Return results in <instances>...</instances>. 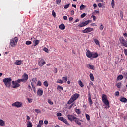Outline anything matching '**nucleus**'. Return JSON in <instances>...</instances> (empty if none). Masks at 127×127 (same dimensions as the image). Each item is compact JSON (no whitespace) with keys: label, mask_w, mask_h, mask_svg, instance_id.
I'll return each mask as SVG.
<instances>
[{"label":"nucleus","mask_w":127,"mask_h":127,"mask_svg":"<svg viewBox=\"0 0 127 127\" xmlns=\"http://www.w3.org/2000/svg\"><path fill=\"white\" fill-rule=\"evenodd\" d=\"M121 86H122V83H118L116 84V87L117 88H118V89H120V88H121Z\"/></svg>","instance_id":"36"},{"label":"nucleus","mask_w":127,"mask_h":127,"mask_svg":"<svg viewBox=\"0 0 127 127\" xmlns=\"http://www.w3.org/2000/svg\"><path fill=\"white\" fill-rule=\"evenodd\" d=\"M90 20H87L84 22H82L81 23H80L77 26V27L79 28H81V27H84L86 26V25H88L89 23H90Z\"/></svg>","instance_id":"8"},{"label":"nucleus","mask_w":127,"mask_h":127,"mask_svg":"<svg viewBox=\"0 0 127 127\" xmlns=\"http://www.w3.org/2000/svg\"><path fill=\"white\" fill-rule=\"evenodd\" d=\"M120 102H122L123 103H127V98H126L125 97H122L120 99Z\"/></svg>","instance_id":"20"},{"label":"nucleus","mask_w":127,"mask_h":127,"mask_svg":"<svg viewBox=\"0 0 127 127\" xmlns=\"http://www.w3.org/2000/svg\"><path fill=\"white\" fill-rule=\"evenodd\" d=\"M35 112H36V113H37L38 114H40L41 113L40 110L37 109H35Z\"/></svg>","instance_id":"42"},{"label":"nucleus","mask_w":127,"mask_h":127,"mask_svg":"<svg viewBox=\"0 0 127 127\" xmlns=\"http://www.w3.org/2000/svg\"><path fill=\"white\" fill-rule=\"evenodd\" d=\"M80 95L78 93H75V94H73L72 95L71 98L68 102V104L69 105H71L72 103H74V101H76L78 98H79V96Z\"/></svg>","instance_id":"2"},{"label":"nucleus","mask_w":127,"mask_h":127,"mask_svg":"<svg viewBox=\"0 0 127 127\" xmlns=\"http://www.w3.org/2000/svg\"><path fill=\"white\" fill-rule=\"evenodd\" d=\"M11 81H12V79L11 78H4L3 80L4 84H5L7 88L11 87Z\"/></svg>","instance_id":"4"},{"label":"nucleus","mask_w":127,"mask_h":127,"mask_svg":"<svg viewBox=\"0 0 127 127\" xmlns=\"http://www.w3.org/2000/svg\"><path fill=\"white\" fill-rule=\"evenodd\" d=\"M70 7V4H66L64 6L65 9H67V8H69Z\"/></svg>","instance_id":"44"},{"label":"nucleus","mask_w":127,"mask_h":127,"mask_svg":"<svg viewBox=\"0 0 127 127\" xmlns=\"http://www.w3.org/2000/svg\"><path fill=\"white\" fill-rule=\"evenodd\" d=\"M102 102L105 106V108H110V105L109 104V100L106 94L102 95Z\"/></svg>","instance_id":"3"},{"label":"nucleus","mask_w":127,"mask_h":127,"mask_svg":"<svg viewBox=\"0 0 127 127\" xmlns=\"http://www.w3.org/2000/svg\"><path fill=\"white\" fill-rule=\"evenodd\" d=\"M120 15L121 19H123V18L124 17V13H123V11L120 12Z\"/></svg>","instance_id":"37"},{"label":"nucleus","mask_w":127,"mask_h":127,"mask_svg":"<svg viewBox=\"0 0 127 127\" xmlns=\"http://www.w3.org/2000/svg\"><path fill=\"white\" fill-rule=\"evenodd\" d=\"M18 41V38L17 37H15V38H13L10 41V44L11 47H14L16 44H17V42Z\"/></svg>","instance_id":"5"},{"label":"nucleus","mask_w":127,"mask_h":127,"mask_svg":"<svg viewBox=\"0 0 127 127\" xmlns=\"http://www.w3.org/2000/svg\"><path fill=\"white\" fill-rule=\"evenodd\" d=\"M99 29L100 30H103V29H104V25H101L99 27Z\"/></svg>","instance_id":"47"},{"label":"nucleus","mask_w":127,"mask_h":127,"mask_svg":"<svg viewBox=\"0 0 127 127\" xmlns=\"http://www.w3.org/2000/svg\"><path fill=\"white\" fill-rule=\"evenodd\" d=\"M25 81L27 82V80H28V75L26 73H24L23 74V78Z\"/></svg>","instance_id":"16"},{"label":"nucleus","mask_w":127,"mask_h":127,"mask_svg":"<svg viewBox=\"0 0 127 127\" xmlns=\"http://www.w3.org/2000/svg\"><path fill=\"white\" fill-rule=\"evenodd\" d=\"M44 51H45V52H48V49H47V48H44Z\"/></svg>","instance_id":"54"},{"label":"nucleus","mask_w":127,"mask_h":127,"mask_svg":"<svg viewBox=\"0 0 127 127\" xmlns=\"http://www.w3.org/2000/svg\"><path fill=\"white\" fill-rule=\"evenodd\" d=\"M21 63H22L21 61L17 60L16 61L15 64V65H21Z\"/></svg>","instance_id":"24"},{"label":"nucleus","mask_w":127,"mask_h":127,"mask_svg":"<svg viewBox=\"0 0 127 127\" xmlns=\"http://www.w3.org/2000/svg\"><path fill=\"white\" fill-rule=\"evenodd\" d=\"M38 125L41 126V127L42 126V125H43V120H40L39 121V124Z\"/></svg>","instance_id":"38"},{"label":"nucleus","mask_w":127,"mask_h":127,"mask_svg":"<svg viewBox=\"0 0 127 127\" xmlns=\"http://www.w3.org/2000/svg\"><path fill=\"white\" fill-rule=\"evenodd\" d=\"M123 36H124V37H127V33H124Z\"/></svg>","instance_id":"59"},{"label":"nucleus","mask_w":127,"mask_h":127,"mask_svg":"<svg viewBox=\"0 0 127 127\" xmlns=\"http://www.w3.org/2000/svg\"><path fill=\"white\" fill-rule=\"evenodd\" d=\"M73 121L77 124V125H78V126H81V122H80L79 118L76 117Z\"/></svg>","instance_id":"15"},{"label":"nucleus","mask_w":127,"mask_h":127,"mask_svg":"<svg viewBox=\"0 0 127 127\" xmlns=\"http://www.w3.org/2000/svg\"><path fill=\"white\" fill-rule=\"evenodd\" d=\"M62 80L63 82H64V83H67V81L68 80V77L65 76L62 77Z\"/></svg>","instance_id":"22"},{"label":"nucleus","mask_w":127,"mask_h":127,"mask_svg":"<svg viewBox=\"0 0 127 127\" xmlns=\"http://www.w3.org/2000/svg\"><path fill=\"white\" fill-rule=\"evenodd\" d=\"M27 127H32V123L29 121H28L27 123Z\"/></svg>","instance_id":"23"},{"label":"nucleus","mask_w":127,"mask_h":127,"mask_svg":"<svg viewBox=\"0 0 127 127\" xmlns=\"http://www.w3.org/2000/svg\"><path fill=\"white\" fill-rule=\"evenodd\" d=\"M91 18H93L94 21H96V20L97 19V17H96V16L92 15L91 16Z\"/></svg>","instance_id":"40"},{"label":"nucleus","mask_w":127,"mask_h":127,"mask_svg":"<svg viewBox=\"0 0 127 127\" xmlns=\"http://www.w3.org/2000/svg\"><path fill=\"white\" fill-rule=\"evenodd\" d=\"M57 83H58L59 84H63V80H61V79H58Z\"/></svg>","instance_id":"41"},{"label":"nucleus","mask_w":127,"mask_h":127,"mask_svg":"<svg viewBox=\"0 0 127 127\" xmlns=\"http://www.w3.org/2000/svg\"><path fill=\"white\" fill-rule=\"evenodd\" d=\"M15 83H17L18 84H19V83H21L20 79H18V80L15 81Z\"/></svg>","instance_id":"51"},{"label":"nucleus","mask_w":127,"mask_h":127,"mask_svg":"<svg viewBox=\"0 0 127 127\" xmlns=\"http://www.w3.org/2000/svg\"><path fill=\"white\" fill-rule=\"evenodd\" d=\"M97 2H103V0H97Z\"/></svg>","instance_id":"61"},{"label":"nucleus","mask_w":127,"mask_h":127,"mask_svg":"<svg viewBox=\"0 0 127 127\" xmlns=\"http://www.w3.org/2000/svg\"><path fill=\"white\" fill-rule=\"evenodd\" d=\"M34 42V46H36V45H38L39 43V40H35L33 41Z\"/></svg>","instance_id":"27"},{"label":"nucleus","mask_w":127,"mask_h":127,"mask_svg":"<svg viewBox=\"0 0 127 127\" xmlns=\"http://www.w3.org/2000/svg\"><path fill=\"white\" fill-rule=\"evenodd\" d=\"M43 85L45 86V87L47 88V87H48V82L47 81H44L43 82Z\"/></svg>","instance_id":"32"},{"label":"nucleus","mask_w":127,"mask_h":127,"mask_svg":"<svg viewBox=\"0 0 127 127\" xmlns=\"http://www.w3.org/2000/svg\"><path fill=\"white\" fill-rule=\"evenodd\" d=\"M85 8H86V6L83 4H82L81 6L80 7V10H83V9H85Z\"/></svg>","instance_id":"33"},{"label":"nucleus","mask_w":127,"mask_h":127,"mask_svg":"<svg viewBox=\"0 0 127 127\" xmlns=\"http://www.w3.org/2000/svg\"><path fill=\"white\" fill-rule=\"evenodd\" d=\"M45 61H44V59L42 58H40L39 59V62H38V65L40 66V67H42L43 65L45 64Z\"/></svg>","instance_id":"11"},{"label":"nucleus","mask_w":127,"mask_h":127,"mask_svg":"<svg viewBox=\"0 0 127 127\" xmlns=\"http://www.w3.org/2000/svg\"><path fill=\"white\" fill-rule=\"evenodd\" d=\"M41 85H42L41 82L40 81H38L37 86H41Z\"/></svg>","instance_id":"52"},{"label":"nucleus","mask_w":127,"mask_h":127,"mask_svg":"<svg viewBox=\"0 0 127 127\" xmlns=\"http://www.w3.org/2000/svg\"><path fill=\"white\" fill-rule=\"evenodd\" d=\"M98 6L100 8L102 7V4L101 3H99Z\"/></svg>","instance_id":"62"},{"label":"nucleus","mask_w":127,"mask_h":127,"mask_svg":"<svg viewBox=\"0 0 127 127\" xmlns=\"http://www.w3.org/2000/svg\"><path fill=\"white\" fill-rule=\"evenodd\" d=\"M66 117L70 122H73V121H74L75 119H76V117H75L73 114H68L66 115Z\"/></svg>","instance_id":"10"},{"label":"nucleus","mask_w":127,"mask_h":127,"mask_svg":"<svg viewBox=\"0 0 127 127\" xmlns=\"http://www.w3.org/2000/svg\"><path fill=\"white\" fill-rule=\"evenodd\" d=\"M61 116H62V114H61V113L58 112V113H57V117H61Z\"/></svg>","instance_id":"48"},{"label":"nucleus","mask_w":127,"mask_h":127,"mask_svg":"<svg viewBox=\"0 0 127 127\" xmlns=\"http://www.w3.org/2000/svg\"><path fill=\"white\" fill-rule=\"evenodd\" d=\"M38 96H42L43 95V90L41 89H39L37 91Z\"/></svg>","instance_id":"17"},{"label":"nucleus","mask_w":127,"mask_h":127,"mask_svg":"<svg viewBox=\"0 0 127 127\" xmlns=\"http://www.w3.org/2000/svg\"><path fill=\"white\" fill-rule=\"evenodd\" d=\"M94 42L96 44V45H100V41L97 39H94Z\"/></svg>","instance_id":"29"},{"label":"nucleus","mask_w":127,"mask_h":127,"mask_svg":"<svg viewBox=\"0 0 127 127\" xmlns=\"http://www.w3.org/2000/svg\"><path fill=\"white\" fill-rule=\"evenodd\" d=\"M59 28L60 29H61V30H64V29H65V25H64V24H61L59 26Z\"/></svg>","instance_id":"18"},{"label":"nucleus","mask_w":127,"mask_h":127,"mask_svg":"<svg viewBox=\"0 0 127 127\" xmlns=\"http://www.w3.org/2000/svg\"><path fill=\"white\" fill-rule=\"evenodd\" d=\"M32 42L31 41H26V45H30V44H32Z\"/></svg>","instance_id":"35"},{"label":"nucleus","mask_w":127,"mask_h":127,"mask_svg":"<svg viewBox=\"0 0 127 127\" xmlns=\"http://www.w3.org/2000/svg\"><path fill=\"white\" fill-rule=\"evenodd\" d=\"M31 86L32 88L34 89V91L35 89V87H34V85H33V83L32 82L31 83Z\"/></svg>","instance_id":"58"},{"label":"nucleus","mask_w":127,"mask_h":127,"mask_svg":"<svg viewBox=\"0 0 127 127\" xmlns=\"http://www.w3.org/2000/svg\"><path fill=\"white\" fill-rule=\"evenodd\" d=\"M87 121H90V115L89 114H86Z\"/></svg>","instance_id":"43"},{"label":"nucleus","mask_w":127,"mask_h":127,"mask_svg":"<svg viewBox=\"0 0 127 127\" xmlns=\"http://www.w3.org/2000/svg\"><path fill=\"white\" fill-rule=\"evenodd\" d=\"M27 100L29 103H32V99L30 98H27Z\"/></svg>","instance_id":"53"},{"label":"nucleus","mask_w":127,"mask_h":127,"mask_svg":"<svg viewBox=\"0 0 127 127\" xmlns=\"http://www.w3.org/2000/svg\"><path fill=\"white\" fill-rule=\"evenodd\" d=\"M89 77L90 78V80H91L92 82H94V81H95V78H94V74H93V73H90L89 75Z\"/></svg>","instance_id":"21"},{"label":"nucleus","mask_w":127,"mask_h":127,"mask_svg":"<svg viewBox=\"0 0 127 127\" xmlns=\"http://www.w3.org/2000/svg\"><path fill=\"white\" fill-rule=\"evenodd\" d=\"M75 112H76V114H77L78 115H81V110H80V109H76V110H75Z\"/></svg>","instance_id":"31"},{"label":"nucleus","mask_w":127,"mask_h":127,"mask_svg":"<svg viewBox=\"0 0 127 127\" xmlns=\"http://www.w3.org/2000/svg\"><path fill=\"white\" fill-rule=\"evenodd\" d=\"M119 41L120 43L123 46H125V47L127 48V40H125L124 37H122L119 38Z\"/></svg>","instance_id":"7"},{"label":"nucleus","mask_w":127,"mask_h":127,"mask_svg":"<svg viewBox=\"0 0 127 127\" xmlns=\"http://www.w3.org/2000/svg\"><path fill=\"white\" fill-rule=\"evenodd\" d=\"M69 21H72L73 20V17H70L69 18Z\"/></svg>","instance_id":"64"},{"label":"nucleus","mask_w":127,"mask_h":127,"mask_svg":"<svg viewBox=\"0 0 127 127\" xmlns=\"http://www.w3.org/2000/svg\"><path fill=\"white\" fill-rule=\"evenodd\" d=\"M48 104H50V105H53V102L51 101L50 99H48Z\"/></svg>","instance_id":"39"},{"label":"nucleus","mask_w":127,"mask_h":127,"mask_svg":"<svg viewBox=\"0 0 127 127\" xmlns=\"http://www.w3.org/2000/svg\"><path fill=\"white\" fill-rule=\"evenodd\" d=\"M21 82H22V83H25L26 82L23 78V79H20Z\"/></svg>","instance_id":"57"},{"label":"nucleus","mask_w":127,"mask_h":127,"mask_svg":"<svg viewBox=\"0 0 127 127\" xmlns=\"http://www.w3.org/2000/svg\"><path fill=\"white\" fill-rule=\"evenodd\" d=\"M52 14L53 16H54V17H55V16H56V13H55V12L54 11V10H53L52 11Z\"/></svg>","instance_id":"45"},{"label":"nucleus","mask_w":127,"mask_h":127,"mask_svg":"<svg viewBox=\"0 0 127 127\" xmlns=\"http://www.w3.org/2000/svg\"><path fill=\"white\" fill-rule=\"evenodd\" d=\"M111 5L112 8H114V7H115V1L114 0H112L111 1Z\"/></svg>","instance_id":"34"},{"label":"nucleus","mask_w":127,"mask_h":127,"mask_svg":"<svg viewBox=\"0 0 127 127\" xmlns=\"http://www.w3.org/2000/svg\"><path fill=\"white\" fill-rule=\"evenodd\" d=\"M78 84L81 88H83L84 87V84H83V82L81 80L78 81Z\"/></svg>","instance_id":"28"},{"label":"nucleus","mask_w":127,"mask_h":127,"mask_svg":"<svg viewBox=\"0 0 127 127\" xmlns=\"http://www.w3.org/2000/svg\"><path fill=\"white\" fill-rule=\"evenodd\" d=\"M0 126H1V127L5 126V122L2 119H0Z\"/></svg>","instance_id":"19"},{"label":"nucleus","mask_w":127,"mask_h":127,"mask_svg":"<svg viewBox=\"0 0 127 127\" xmlns=\"http://www.w3.org/2000/svg\"><path fill=\"white\" fill-rule=\"evenodd\" d=\"M94 30L93 28L87 27L85 29L82 30L83 33H89L90 32H92Z\"/></svg>","instance_id":"9"},{"label":"nucleus","mask_w":127,"mask_h":127,"mask_svg":"<svg viewBox=\"0 0 127 127\" xmlns=\"http://www.w3.org/2000/svg\"><path fill=\"white\" fill-rule=\"evenodd\" d=\"M70 14L71 15H74V14H75V11L73 10H72L70 11Z\"/></svg>","instance_id":"49"},{"label":"nucleus","mask_w":127,"mask_h":127,"mask_svg":"<svg viewBox=\"0 0 127 127\" xmlns=\"http://www.w3.org/2000/svg\"><path fill=\"white\" fill-rule=\"evenodd\" d=\"M123 78H124V77L123 76V75H119L117 78V81H121V80H123Z\"/></svg>","instance_id":"25"},{"label":"nucleus","mask_w":127,"mask_h":127,"mask_svg":"<svg viewBox=\"0 0 127 127\" xmlns=\"http://www.w3.org/2000/svg\"><path fill=\"white\" fill-rule=\"evenodd\" d=\"M48 124V121L47 120H45L44 121V124L45 125H47Z\"/></svg>","instance_id":"60"},{"label":"nucleus","mask_w":127,"mask_h":127,"mask_svg":"<svg viewBox=\"0 0 127 127\" xmlns=\"http://www.w3.org/2000/svg\"><path fill=\"white\" fill-rule=\"evenodd\" d=\"M86 56L88 58H97L99 55L97 53L92 52L89 50H86Z\"/></svg>","instance_id":"1"},{"label":"nucleus","mask_w":127,"mask_h":127,"mask_svg":"<svg viewBox=\"0 0 127 127\" xmlns=\"http://www.w3.org/2000/svg\"><path fill=\"white\" fill-rule=\"evenodd\" d=\"M58 120L59 121H61V122H63L64 123V124H66V125H68V126L70 125V124L68 123V121H67V119L64 118V117H58Z\"/></svg>","instance_id":"12"},{"label":"nucleus","mask_w":127,"mask_h":127,"mask_svg":"<svg viewBox=\"0 0 127 127\" xmlns=\"http://www.w3.org/2000/svg\"><path fill=\"white\" fill-rule=\"evenodd\" d=\"M12 84L13 85L12 88H15L20 87V84H19V83H17V82H15L14 81H12Z\"/></svg>","instance_id":"13"},{"label":"nucleus","mask_w":127,"mask_h":127,"mask_svg":"<svg viewBox=\"0 0 127 127\" xmlns=\"http://www.w3.org/2000/svg\"><path fill=\"white\" fill-rule=\"evenodd\" d=\"M32 82H36V81H37V80L36 79V78H33L32 80Z\"/></svg>","instance_id":"63"},{"label":"nucleus","mask_w":127,"mask_h":127,"mask_svg":"<svg viewBox=\"0 0 127 127\" xmlns=\"http://www.w3.org/2000/svg\"><path fill=\"white\" fill-rule=\"evenodd\" d=\"M88 101L89 103V105H93V101H92V98L91 97V93L88 94Z\"/></svg>","instance_id":"14"},{"label":"nucleus","mask_w":127,"mask_h":127,"mask_svg":"<svg viewBox=\"0 0 127 127\" xmlns=\"http://www.w3.org/2000/svg\"><path fill=\"white\" fill-rule=\"evenodd\" d=\"M57 90H59V91H63V87L60 85H58L57 86Z\"/></svg>","instance_id":"30"},{"label":"nucleus","mask_w":127,"mask_h":127,"mask_svg":"<svg viewBox=\"0 0 127 127\" xmlns=\"http://www.w3.org/2000/svg\"><path fill=\"white\" fill-rule=\"evenodd\" d=\"M64 20H67L68 19V17H67V16H64Z\"/></svg>","instance_id":"55"},{"label":"nucleus","mask_w":127,"mask_h":127,"mask_svg":"<svg viewBox=\"0 0 127 127\" xmlns=\"http://www.w3.org/2000/svg\"><path fill=\"white\" fill-rule=\"evenodd\" d=\"M12 107H16V108H21L23 106V103L21 102L16 101L12 104Z\"/></svg>","instance_id":"6"},{"label":"nucleus","mask_w":127,"mask_h":127,"mask_svg":"<svg viewBox=\"0 0 127 127\" xmlns=\"http://www.w3.org/2000/svg\"><path fill=\"white\" fill-rule=\"evenodd\" d=\"M86 13H83L81 15V18H84V17H85V16H86Z\"/></svg>","instance_id":"50"},{"label":"nucleus","mask_w":127,"mask_h":127,"mask_svg":"<svg viewBox=\"0 0 127 127\" xmlns=\"http://www.w3.org/2000/svg\"><path fill=\"white\" fill-rule=\"evenodd\" d=\"M120 95V92H119V91H117L115 93V96H119Z\"/></svg>","instance_id":"56"},{"label":"nucleus","mask_w":127,"mask_h":127,"mask_svg":"<svg viewBox=\"0 0 127 127\" xmlns=\"http://www.w3.org/2000/svg\"><path fill=\"white\" fill-rule=\"evenodd\" d=\"M88 68H89V69H90V70H95V67L94 66V65H92L91 64L88 65Z\"/></svg>","instance_id":"26"},{"label":"nucleus","mask_w":127,"mask_h":127,"mask_svg":"<svg viewBox=\"0 0 127 127\" xmlns=\"http://www.w3.org/2000/svg\"><path fill=\"white\" fill-rule=\"evenodd\" d=\"M56 3H57V4H59L60 3H61V0H56Z\"/></svg>","instance_id":"46"}]
</instances>
